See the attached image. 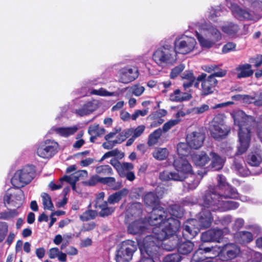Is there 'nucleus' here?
<instances>
[{"label":"nucleus","mask_w":262,"mask_h":262,"mask_svg":"<svg viewBox=\"0 0 262 262\" xmlns=\"http://www.w3.org/2000/svg\"><path fill=\"white\" fill-rule=\"evenodd\" d=\"M202 30L205 35L210 37L215 42L222 38L221 33L213 26L205 24L202 26Z\"/></svg>","instance_id":"23"},{"label":"nucleus","mask_w":262,"mask_h":262,"mask_svg":"<svg viewBox=\"0 0 262 262\" xmlns=\"http://www.w3.org/2000/svg\"><path fill=\"white\" fill-rule=\"evenodd\" d=\"M235 240L238 243L244 244L251 242L253 240L252 234L248 231L237 232L234 236Z\"/></svg>","instance_id":"30"},{"label":"nucleus","mask_w":262,"mask_h":262,"mask_svg":"<svg viewBox=\"0 0 262 262\" xmlns=\"http://www.w3.org/2000/svg\"><path fill=\"white\" fill-rule=\"evenodd\" d=\"M98 107V104L96 101H90L85 103L83 106L78 110L77 113L81 116H85L90 114Z\"/></svg>","instance_id":"28"},{"label":"nucleus","mask_w":262,"mask_h":262,"mask_svg":"<svg viewBox=\"0 0 262 262\" xmlns=\"http://www.w3.org/2000/svg\"><path fill=\"white\" fill-rule=\"evenodd\" d=\"M247 163L252 166H258L262 161L261 152L260 150L252 152L249 154L247 158Z\"/></svg>","instance_id":"27"},{"label":"nucleus","mask_w":262,"mask_h":262,"mask_svg":"<svg viewBox=\"0 0 262 262\" xmlns=\"http://www.w3.org/2000/svg\"><path fill=\"white\" fill-rule=\"evenodd\" d=\"M164 224L162 233H159L160 228H156L154 230V235H147L142 241L139 242L141 253L139 262H156L161 242L165 240L167 236L172 235L179 226L178 222L172 219Z\"/></svg>","instance_id":"1"},{"label":"nucleus","mask_w":262,"mask_h":262,"mask_svg":"<svg viewBox=\"0 0 262 262\" xmlns=\"http://www.w3.org/2000/svg\"><path fill=\"white\" fill-rule=\"evenodd\" d=\"M127 193V190L125 189L119 190L110 195L107 199V202L110 204L117 203Z\"/></svg>","instance_id":"34"},{"label":"nucleus","mask_w":262,"mask_h":262,"mask_svg":"<svg viewBox=\"0 0 262 262\" xmlns=\"http://www.w3.org/2000/svg\"><path fill=\"white\" fill-rule=\"evenodd\" d=\"M96 173L102 175H112L113 174L112 168L107 165H100L96 167Z\"/></svg>","instance_id":"45"},{"label":"nucleus","mask_w":262,"mask_h":262,"mask_svg":"<svg viewBox=\"0 0 262 262\" xmlns=\"http://www.w3.org/2000/svg\"><path fill=\"white\" fill-rule=\"evenodd\" d=\"M181 260V256L180 254L175 253L166 256L163 259V262H180Z\"/></svg>","instance_id":"49"},{"label":"nucleus","mask_w":262,"mask_h":262,"mask_svg":"<svg viewBox=\"0 0 262 262\" xmlns=\"http://www.w3.org/2000/svg\"><path fill=\"white\" fill-rule=\"evenodd\" d=\"M191 98V95L188 93H182L180 90H176L169 96V99L172 101L181 102L188 100Z\"/></svg>","instance_id":"29"},{"label":"nucleus","mask_w":262,"mask_h":262,"mask_svg":"<svg viewBox=\"0 0 262 262\" xmlns=\"http://www.w3.org/2000/svg\"><path fill=\"white\" fill-rule=\"evenodd\" d=\"M226 1L227 6L232 11L233 15L237 19H244L257 21L261 18V16L258 14L253 12H249L239 8L236 4L233 3L235 0Z\"/></svg>","instance_id":"14"},{"label":"nucleus","mask_w":262,"mask_h":262,"mask_svg":"<svg viewBox=\"0 0 262 262\" xmlns=\"http://www.w3.org/2000/svg\"><path fill=\"white\" fill-rule=\"evenodd\" d=\"M60 252V251L58 248L55 247L51 248L48 252V256L49 258L54 259L58 257Z\"/></svg>","instance_id":"60"},{"label":"nucleus","mask_w":262,"mask_h":262,"mask_svg":"<svg viewBox=\"0 0 262 262\" xmlns=\"http://www.w3.org/2000/svg\"><path fill=\"white\" fill-rule=\"evenodd\" d=\"M152 59L159 66L165 67L176 62L177 54L171 46L165 45L154 52Z\"/></svg>","instance_id":"6"},{"label":"nucleus","mask_w":262,"mask_h":262,"mask_svg":"<svg viewBox=\"0 0 262 262\" xmlns=\"http://www.w3.org/2000/svg\"><path fill=\"white\" fill-rule=\"evenodd\" d=\"M23 191L18 188L9 189L4 196V203L6 207L9 205L18 208L23 204Z\"/></svg>","instance_id":"16"},{"label":"nucleus","mask_w":262,"mask_h":262,"mask_svg":"<svg viewBox=\"0 0 262 262\" xmlns=\"http://www.w3.org/2000/svg\"><path fill=\"white\" fill-rule=\"evenodd\" d=\"M192 161L196 166L203 167L208 164L210 160V157L204 151L194 154L192 157Z\"/></svg>","instance_id":"26"},{"label":"nucleus","mask_w":262,"mask_h":262,"mask_svg":"<svg viewBox=\"0 0 262 262\" xmlns=\"http://www.w3.org/2000/svg\"><path fill=\"white\" fill-rule=\"evenodd\" d=\"M108 203L106 202L95 207L96 209L100 210L99 212V216L101 217L106 216L112 214L114 212L115 208L114 207L108 206Z\"/></svg>","instance_id":"33"},{"label":"nucleus","mask_w":262,"mask_h":262,"mask_svg":"<svg viewBox=\"0 0 262 262\" xmlns=\"http://www.w3.org/2000/svg\"><path fill=\"white\" fill-rule=\"evenodd\" d=\"M213 250V247L199 248L193 254L191 262H201L206 258H212L213 256L208 254Z\"/></svg>","instance_id":"22"},{"label":"nucleus","mask_w":262,"mask_h":262,"mask_svg":"<svg viewBox=\"0 0 262 262\" xmlns=\"http://www.w3.org/2000/svg\"><path fill=\"white\" fill-rule=\"evenodd\" d=\"M235 125L238 127V139L239 145L237 147V154L242 155L248 148L251 139L250 126L257 124L255 118L247 115L243 111H234L232 114Z\"/></svg>","instance_id":"2"},{"label":"nucleus","mask_w":262,"mask_h":262,"mask_svg":"<svg viewBox=\"0 0 262 262\" xmlns=\"http://www.w3.org/2000/svg\"><path fill=\"white\" fill-rule=\"evenodd\" d=\"M35 176V170L32 166L28 165L17 170L11 179L12 184L16 188L23 187L30 183Z\"/></svg>","instance_id":"8"},{"label":"nucleus","mask_w":262,"mask_h":262,"mask_svg":"<svg viewBox=\"0 0 262 262\" xmlns=\"http://www.w3.org/2000/svg\"><path fill=\"white\" fill-rule=\"evenodd\" d=\"M196 45L194 38L187 36H183L176 38L174 41V51L177 53L186 54L192 51Z\"/></svg>","instance_id":"13"},{"label":"nucleus","mask_w":262,"mask_h":262,"mask_svg":"<svg viewBox=\"0 0 262 262\" xmlns=\"http://www.w3.org/2000/svg\"><path fill=\"white\" fill-rule=\"evenodd\" d=\"M144 201L147 206H154L158 204V196L153 192L147 193L144 197Z\"/></svg>","instance_id":"36"},{"label":"nucleus","mask_w":262,"mask_h":262,"mask_svg":"<svg viewBox=\"0 0 262 262\" xmlns=\"http://www.w3.org/2000/svg\"><path fill=\"white\" fill-rule=\"evenodd\" d=\"M202 69L204 71L208 73H211L212 72H218L219 67L215 64H207L204 65L202 67Z\"/></svg>","instance_id":"57"},{"label":"nucleus","mask_w":262,"mask_h":262,"mask_svg":"<svg viewBox=\"0 0 262 262\" xmlns=\"http://www.w3.org/2000/svg\"><path fill=\"white\" fill-rule=\"evenodd\" d=\"M162 130L161 128H158L150 134L148 137L147 144L149 146H152L156 144L160 136L162 135Z\"/></svg>","instance_id":"42"},{"label":"nucleus","mask_w":262,"mask_h":262,"mask_svg":"<svg viewBox=\"0 0 262 262\" xmlns=\"http://www.w3.org/2000/svg\"><path fill=\"white\" fill-rule=\"evenodd\" d=\"M210 130L212 137L216 140H220L225 137L230 132V127L225 124L224 116L219 114L213 119Z\"/></svg>","instance_id":"12"},{"label":"nucleus","mask_w":262,"mask_h":262,"mask_svg":"<svg viewBox=\"0 0 262 262\" xmlns=\"http://www.w3.org/2000/svg\"><path fill=\"white\" fill-rule=\"evenodd\" d=\"M236 46L235 43L229 42L223 47L222 51L223 53H227L231 51H234L235 50Z\"/></svg>","instance_id":"55"},{"label":"nucleus","mask_w":262,"mask_h":262,"mask_svg":"<svg viewBox=\"0 0 262 262\" xmlns=\"http://www.w3.org/2000/svg\"><path fill=\"white\" fill-rule=\"evenodd\" d=\"M147 230L146 224L142 220H137L130 223L128 226V232L132 234H142Z\"/></svg>","instance_id":"21"},{"label":"nucleus","mask_w":262,"mask_h":262,"mask_svg":"<svg viewBox=\"0 0 262 262\" xmlns=\"http://www.w3.org/2000/svg\"><path fill=\"white\" fill-rule=\"evenodd\" d=\"M90 93L92 95H98L100 96H112L116 95L115 92H109L102 88L98 90H93Z\"/></svg>","instance_id":"47"},{"label":"nucleus","mask_w":262,"mask_h":262,"mask_svg":"<svg viewBox=\"0 0 262 262\" xmlns=\"http://www.w3.org/2000/svg\"><path fill=\"white\" fill-rule=\"evenodd\" d=\"M224 199L211 200L208 205L205 204V202H203L202 205L204 209H206V212L211 213V211H226L234 210L238 207V203L232 201H224Z\"/></svg>","instance_id":"11"},{"label":"nucleus","mask_w":262,"mask_h":262,"mask_svg":"<svg viewBox=\"0 0 262 262\" xmlns=\"http://www.w3.org/2000/svg\"><path fill=\"white\" fill-rule=\"evenodd\" d=\"M137 250V245L134 241L126 240L122 242L116 250L115 259L117 262H129Z\"/></svg>","instance_id":"9"},{"label":"nucleus","mask_w":262,"mask_h":262,"mask_svg":"<svg viewBox=\"0 0 262 262\" xmlns=\"http://www.w3.org/2000/svg\"><path fill=\"white\" fill-rule=\"evenodd\" d=\"M182 78L184 80H195V79L192 72L190 71H185L183 74Z\"/></svg>","instance_id":"62"},{"label":"nucleus","mask_w":262,"mask_h":262,"mask_svg":"<svg viewBox=\"0 0 262 262\" xmlns=\"http://www.w3.org/2000/svg\"><path fill=\"white\" fill-rule=\"evenodd\" d=\"M134 165L130 163H122L118 173L121 178H125L129 181H133L136 178L134 172L132 171Z\"/></svg>","instance_id":"20"},{"label":"nucleus","mask_w":262,"mask_h":262,"mask_svg":"<svg viewBox=\"0 0 262 262\" xmlns=\"http://www.w3.org/2000/svg\"><path fill=\"white\" fill-rule=\"evenodd\" d=\"M190 148H191L187 142L180 143L177 145V152L180 156L179 157H183L188 156L190 152Z\"/></svg>","instance_id":"40"},{"label":"nucleus","mask_w":262,"mask_h":262,"mask_svg":"<svg viewBox=\"0 0 262 262\" xmlns=\"http://www.w3.org/2000/svg\"><path fill=\"white\" fill-rule=\"evenodd\" d=\"M239 248L234 244L225 245L222 250L218 252V256L223 261H227L235 258L239 253Z\"/></svg>","instance_id":"17"},{"label":"nucleus","mask_w":262,"mask_h":262,"mask_svg":"<svg viewBox=\"0 0 262 262\" xmlns=\"http://www.w3.org/2000/svg\"><path fill=\"white\" fill-rule=\"evenodd\" d=\"M196 36L201 46L203 48H210L216 43L210 37H208V38H206L198 32H196Z\"/></svg>","instance_id":"37"},{"label":"nucleus","mask_w":262,"mask_h":262,"mask_svg":"<svg viewBox=\"0 0 262 262\" xmlns=\"http://www.w3.org/2000/svg\"><path fill=\"white\" fill-rule=\"evenodd\" d=\"M97 215V212L93 210H89L85 211L80 216V219L82 221H87L94 219Z\"/></svg>","instance_id":"46"},{"label":"nucleus","mask_w":262,"mask_h":262,"mask_svg":"<svg viewBox=\"0 0 262 262\" xmlns=\"http://www.w3.org/2000/svg\"><path fill=\"white\" fill-rule=\"evenodd\" d=\"M205 135L200 130H196L187 134L186 141L189 146L194 149L200 148L203 144Z\"/></svg>","instance_id":"19"},{"label":"nucleus","mask_w":262,"mask_h":262,"mask_svg":"<svg viewBox=\"0 0 262 262\" xmlns=\"http://www.w3.org/2000/svg\"><path fill=\"white\" fill-rule=\"evenodd\" d=\"M180 122L179 119L170 120L169 121L165 123L163 126V130L164 132H167L171 127L178 124Z\"/></svg>","instance_id":"54"},{"label":"nucleus","mask_w":262,"mask_h":262,"mask_svg":"<svg viewBox=\"0 0 262 262\" xmlns=\"http://www.w3.org/2000/svg\"><path fill=\"white\" fill-rule=\"evenodd\" d=\"M42 200V204L45 209L53 210L54 206L52 203L50 195L46 193H42L41 195Z\"/></svg>","instance_id":"43"},{"label":"nucleus","mask_w":262,"mask_h":262,"mask_svg":"<svg viewBox=\"0 0 262 262\" xmlns=\"http://www.w3.org/2000/svg\"><path fill=\"white\" fill-rule=\"evenodd\" d=\"M148 112V108L144 110H136L135 113L132 115V119L133 120H136V119L140 116H144L147 114Z\"/></svg>","instance_id":"58"},{"label":"nucleus","mask_w":262,"mask_h":262,"mask_svg":"<svg viewBox=\"0 0 262 262\" xmlns=\"http://www.w3.org/2000/svg\"><path fill=\"white\" fill-rule=\"evenodd\" d=\"M194 244L190 241H186L182 243L178 247V250L180 253L187 254L190 253L193 250Z\"/></svg>","instance_id":"39"},{"label":"nucleus","mask_w":262,"mask_h":262,"mask_svg":"<svg viewBox=\"0 0 262 262\" xmlns=\"http://www.w3.org/2000/svg\"><path fill=\"white\" fill-rule=\"evenodd\" d=\"M211 233H212V232L211 231V229L203 233L201 235V240L202 241V242H213Z\"/></svg>","instance_id":"56"},{"label":"nucleus","mask_w":262,"mask_h":262,"mask_svg":"<svg viewBox=\"0 0 262 262\" xmlns=\"http://www.w3.org/2000/svg\"><path fill=\"white\" fill-rule=\"evenodd\" d=\"M152 156L156 160L162 161L166 159L169 155V152L166 148H156L152 152Z\"/></svg>","instance_id":"35"},{"label":"nucleus","mask_w":262,"mask_h":262,"mask_svg":"<svg viewBox=\"0 0 262 262\" xmlns=\"http://www.w3.org/2000/svg\"><path fill=\"white\" fill-rule=\"evenodd\" d=\"M58 148L57 142L53 140H47L38 145L36 153L42 158H50L57 152Z\"/></svg>","instance_id":"15"},{"label":"nucleus","mask_w":262,"mask_h":262,"mask_svg":"<svg viewBox=\"0 0 262 262\" xmlns=\"http://www.w3.org/2000/svg\"><path fill=\"white\" fill-rule=\"evenodd\" d=\"M216 179L217 185L209 187V190L203 197V202H205V204L208 205L211 200L222 199L223 191L230 185L226 182V178L222 174H218Z\"/></svg>","instance_id":"10"},{"label":"nucleus","mask_w":262,"mask_h":262,"mask_svg":"<svg viewBox=\"0 0 262 262\" xmlns=\"http://www.w3.org/2000/svg\"><path fill=\"white\" fill-rule=\"evenodd\" d=\"M107 141L103 143L102 146V147L106 149H111L113 148L117 143L116 140H106Z\"/></svg>","instance_id":"63"},{"label":"nucleus","mask_w":262,"mask_h":262,"mask_svg":"<svg viewBox=\"0 0 262 262\" xmlns=\"http://www.w3.org/2000/svg\"><path fill=\"white\" fill-rule=\"evenodd\" d=\"M145 126L143 125L138 126L137 128L134 129L133 136L135 138L139 137L142 134L145 130Z\"/></svg>","instance_id":"61"},{"label":"nucleus","mask_w":262,"mask_h":262,"mask_svg":"<svg viewBox=\"0 0 262 262\" xmlns=\"http://www.w3.org/2000/svg\"><path fill=\"white\" fill-rule=\"evenodd\" d=\"M119 75V81L127 84L134 81L138 77L139 72L136 67H127L120 69Z\"/></svg>","instance_id":"18"},{"label":"nucleus","mask_w":262,"mask_h":262,"mask_svg":"<svg viewBox=\"0 0 262 262\" xmlns=\"http://www.w3.org/2000/svg\"><path fill=\"white\" fill-rule=\"evenodd\" d=\"M210 156L211 157V167L214 170H219L222 168L224 163V160L217 154L210 152Z\"/></svg>","instance_id":"31"},{"label":"nucleus","mask_w":262,"mask_h":262,"mask_svg":"<svg viewBox=\"0 0 262 262\" xmlns=\"http://www.w3.org/2000/svg\"><path fill=\"white\" fill-rule=\"evenodd\" d=\"M244 224V220L242 218L236 219L233 225V228L234 230H237L241 228Z\"/></svg>","instance_id":"64"},{"label":"nucleus","mask_w":262,"mask_h":262,"mask_svg":"<svg viewBox=\"0 0 262 262\" xmlns=\"http://www.w3.org/2000/svg\"><path fill=\"white\" fill-rule=\"evenodd\" d=\"M233 167L238 174L243 177L248 176L250 172L248 169L243 165L242 163L235 160L233 163Z\"/></svg>","instance_id":"41"},{"label":"nucleus","mask_w":262,"mask_h":262,"mask_svg":"<svg viewBox=\"0 0 262 262\" xmlns=\"http://www.w3.org/2000/svg\"><path fill=\"white\" fill-rule=\"evenodd\" d=\"M226 74L225 70H220L207 77V74L202 73L196 78V80L201 82V95L206 96L212 94L216 86L217 81L215 77H222Z\"/></svg>","instance_id":"7"},{"label":"nucleus","mask_w":262,"mask_h":262,"mask_svg":"<svg viewBox=\"0 0 262 262\" xmlns=\"http://www.w3.org/2000/svg\"><path fill=\"white\" fill-rule=\"evenodd\" d=\"M78 130V127L74 125L70 127H52L50 132H55L58 135L63 137H68L74 135Z\"/></svg>","instance_id":"24"},{"label":"nucleus","mask_w":262,"mask_h":262,"mask_svg":"<svg viewBox=\"0 0 262 262\" xmlns=\"http://www.w3.org/2000/svg\"><path fill=\"white\" fill-rule=\"evenodd\" d=\"M173 165L178 172L165 170L160 173L159 178L161 180L182 181L185 180L187 174L192 172L191 165L183 157L176 158Z\"/></svg>","instance_id":"5"},{"label":"nucleus","mask_w":262,"mask_h":262,"mask_svg":"<svg viewBox=\"0 0 262 262\" xmlns=\"http://www.w3.org/2000/svg\"><path fill=\"white\" fill-rule=\"evenodd\" d=\"M238 196L239 194L237 190L231 185H229L223 192V198L225 199L228 198L236 199H238Z\"/></svg>","instance_id":"38"},{"label":"nucleus","mask_w":262,"mask_h":262,"mask_svg":"<svg viewBox=\"0 0 262 262\" xmlns=\"http://www.w3.org/2000/svg\"><path fill=\"white\" fill-rule=\"evenodd\" d=\"M184 65L181 64L171 70L170 77L174 78L177 77L184 69Z\"/></svg>","instance_id":"53"},{"label":"nucleus","mask_w":262,"mask_h":262,"mask_svg":"<svg viewBox=\"0 0 262 262\" xmlns=\"http://www.w3.org/2000/svg\"><path fill=\"white\" fill-rule=\"evenodd\" d=\"M168 211L169 215H168L165 211L164 209L162 207L153 209L148 219V222L149 224L151 226H155L152 229V234L153 235L154 230L156 228H160L159 233H162V228L165 225V222H168L170 219L177 221L179 223V226L174 232L172 235L167 236L166 237V239L173 236L176 232L178 230L180 226V223L177 219H175L172 216H174L176 218H181L184 214V210L180 206L174 205L169 208Z\"/></svg>","instance_id":"3"},{"label":"nucleus","mask_w":262,"mask_h":262,"mask_svg":"<svg viewBox=\"0 0 262 262\" xmlns=\"http://www.w3.org/2000/svg\"><path fill=\"white\" fill-rule=\"evenodd\" d=\"M252 66L248 63L238 65L235 69L237 73V77L239 79L250 77L253 74V71L251 69Z\"/></svg>","instance_id":"25"},{"label":"nucleus","mask_w":262,"mask_h":262,"mask_svg":"<svg viewBox=\"0 0 262 262\" xmlns=\"http://www.w3.org/2000/svg\"><path fill=\"white\" fill-rule=\"evenodd\" d=\"M8 231V226L7 223L0 222V243L5 238Z\"/></svg>","instance_id":"48"},{"label":"nucleus","mask_w":262,"mask_h":262,"mask_svg":"<svg viewBox=\"0 0 262 262\" xmlns=\"http://www.w3.org/2000/svg\"><path fill=\"white\" fill-rule=\"evenodd\" d=\"M238 26L233 23H228L222 27L223 32L229 36H235L239 31Z\"/></svg>","instance_id":"32"},{"label":"nucleus","mask_w":262,"mask_h":262,"mask_svg":"<svg viewBox=\"0 0 262 262\" xmlns=\"http://www.w3.org/2000/svg\"><path fill=\"white\" fill-rule=\"evenodd\" d=\"M19 214L17 209H10L8 211H4L0 213V219L8 220L16 216Z\"/></svg>","instance_id":"44"},{"label":"nucleus","mask_w":262,"mask_h":262,"mask_svg":"<svg viewBox=\"0 0 262 262\" xmlns=\"http://www.w3.org/2000/svg\"><path fill=\"white\" fill-rule=\"evenodd\" d=\"M132 93L136 96H141L145 91L144 86L140 84H135L130 88Z\"/></svg>","instance_id":"50"},{"label":"nucleus","mask_w":262,"mask_h":262,"mask_svg":"<svg viewBox=\"0 0 262 262\" xmlns=\"http://www.w3.org/2000/svg\"><path fill=\"white\" fill-rule=\"evenodd\" d=\"M213 242H220L223 236V231L219 229H211Z\"/></svg>","instance_id":"51"},{"label":"nucleus","mask_w":262,"mask_h":262,"mask_svg":"<svg viewBox=\"0 0 262 262\" xmlns=\"http://www.w3.org/2000/svg\"><path fill=\"white\" fill-rule=\"evenodd\" d=\"M213 217L211 213L206 212V209H203L199 213L197 219L187 220L183 226V235L187 238H192L195 236L201 228H206L210 227Z\"/></svg>","instance_id":"4"},{"label":"nucleus","mask_w":262,"mask_h":262,"mask_svg":"<svg viewBox=\"0 0 262 262\" xmlns=\"http://www.w3.org/2000/svg\"><path fill=\"white\" fill-rule=\"evenodd\" d=\"M100 183L106 184L113 188L116 186V179L113 177L101 178Z\"/></svg>","instance_id":"52"},{"label":"nucleus","mask_w":262,"mask_h":262,"mask_svg":"<svg viewBox=\"0 0 262 262\" xmlns=\"http://www.w3.org/2000/svg\"><path fill=\"white\" fill-rule=\"evenodd\" d=\"M250 62L254 63L256 68L260 67L262 64V55H257L256 57L250 58Z\"/></svg>","instance_id":"59"}]
</instances>
